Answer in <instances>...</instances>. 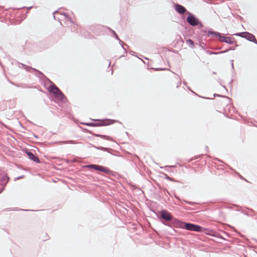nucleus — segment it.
<instances>
[{
	"label": "nucleus",
	"mask_w": 257,
	"mask_h": 257,
	"mask_svg": "<svg viewBox=\"0 0 257 257\" xmlns=\"http://www.w3.org/2000/svg\"><path fill=\"white\" fill-rule=\"evenodd\" d=\"M48 90L50 93H52L56 99L61 102H65L67 99L60 89L54 83L50 85Z\"/></svg>",
	"instance_id": "obj_1"
},
{
	"label": "nucleus",
	"mask_w": 257,
	"mask_h": 257,
	"mask_svg": "<svg viewBox=\"0 0 257 257\" xmlns=\"http://www.w3.org/2000/svg\"><path fill=\"white\" fill-rule=\"evenodd\" d=\"M207 36L212 37V38H217L219 41L226 43L229 45L235 43V41L232 40L234 38L224 36L221 33L218 32L209 31L207 33Z\"/></svg>",
	"instance_id": "obj_2"
},
{
	"label": "nucleus",
	"mask_w": 257,
	"mask_h": 257,
	"mask_svg": "<svg viewBox=\"0 0 257 257\" xmlns=\"http://www.w3.org/2000/svg\"><path fill=\"white\" fill-rule=\"evenodd\" d=\"M95 120L97 121V122H96V123H82V124H83L84 125H88V126H100L108 125L114 123L115 122L118 121L115 119H96Z\"/></svg>",
	"instance_id": "obj_3"
},
{
	"label": "nucleus",
	"mask_w": 257,
	"mask_h": 257,
	"mask_svg": "<svg viewBox=\"0 0 257 257\" xmlns=\"http://www.w3.org/2000/svg\"><path fill=\"white\" fill-rule=\"evenodd\" d=\"M187 14L188 16L186 18V21L190 25L193 27L198 25L199 28L203 26L202 23L193 14L189 12H187Z\"/></svg>",
	"instance_id": "obj_4"
},
{
	"label": "nucleus",
	"mask_w": 257,
	"mask_h": 257,
	"mask_svg": "<svg viewBox=\"0 0 257 257\" xmlns=\"http://www.w3.org/2000/svg\"><path fill=\"white\" fill-rule=\"evenodd\" d=\"M86 167L88 169H93L96 171L103 172L108 175L111 174V171L109 169L102 166L95 164H90L86 165Z\"/></svg>",
	"instance_id": "obj_5"
},
{
	"label": "nucleus",
	"mask_w": 257,
	"mask_h": 257,
	"mask_svg": "<svg viewBox=\"0 0 257 257\" xmlns=\"http://www.w3.org/2000/svg\"><path fill=\"white\" fill-rule=\"evenodd\" d=\"M184 225V228L187 230L196 232L201 231L202 227L198 225L191 223H185Z\"/></svg>",
	"instance_id": "obj_6"
},
{
	"label": "nucleus",
	"mask_w": 257,
	"mask_h": 257,
	"mask_svg": "<svg viewBox=\"0 0 257 257\" xmlns=\"http://www.w3.org/2000/svg\"><path fill=\"white\" fill-rule=\"evenodd\" d=\"M160 214L161 217L166 221H172L173 219V217L171 214L165 210L161 211Z\"/></svg>",
	"instance_id": "obj_7"
},
{
	"label": "nucleus",
	"mask_w": 257,
	"mask_h": 257,
	"mask_svg": "<svg viewBox=\"0 0 257 257\" xmlns=\"http://www.w3.org/2000/svg\"><path fill=\"white\" fill-rule=\"evenodd\" d=\"M174 9L175 11L180 14H184L186 13L187 14V11L186 9L183 6L176 4L174 5Z\"/></svg>",
	"instance_id": "obj_8"
},
{
	"label": "nucleus",
	"mask_w": 257,
	"mask_h": 257,
	"mask_svg": "<svg viewBox=\"0 0 257 257\" xmlns=\"http://www.w3.org/2000/svg\"><path fill=\"white\" fill-rule=\"evenodd\" d=\"M172 223L173 225L176 227L184 228L185 222H182L178 219H172Z\"/></svg>",
	"instance_id": "obj_9"
},
{
	"label": "nucleus",
	"mask_w": 257,
	"mask_h": 257,
	"mask_svg": "<svg viewBox=\"0 0 257 257\" xmlns=\"http://www.w3.org/2000/svg\"><path fill=\"white\" fill-rule=\"evenodd\" d=\"M26 154L28 156L29 159H30L31 160H33L34 162H35L37 163H40L39 159L38 158V157L37 156H36L35 155V154L33 153L30 152V151H27Z\"/></svg>",
	"instance_id": "obj_10"
},
{
	"label": "nucleus",
	"mask_w": 257,
	"mask_h": 257,
	"mask_svg": "<svg viewBox=\"0 0 257 257\" xmlns=\"http://www.w3.org/2000/svg\"><path fill=\"white\" fill-rule=\"evenodd\" d=\"M243 38H245L250 42L255 41V38L254 36L247 32H245V34L243 36Z\"/></svg>",
	"instance_id": "obj_11"
},
{
	"label": "nucleus",
	"mask_w": 257,
	"mask_h": 257,
	"mask_svg": "<svg viewBox=\"0 0 257 257\" xmlns=\"http://www.w3.org/2000/svg\"><path fill=\"white\" fill-rule=\"evenodd\" d=\"M224 111L225 112H237V111L236 110L235 108L232 106L231 104L227 105L225 108H224Z\"/></svg>",
	"instance_id": "obj_12"
},
{
	"label": "nucleus",
	"mask_w": 257,
	"mask_h": 257,
	"mask_svg": "<svg viewBox=\"0 0 257 257\" xmlns=\"http://www.w3.org/2000/svg\"><path fill=\"white\" fill-rule=\"evenodd\" d=\"M4 181H6L5 183H3L2 184L0 185V193L3 191L4 189L5 186L6 185L7 183L8 182L9 178L7 176H5L3 177Z\"/></svg>",
	"instance_id": "obj_13"
},
{
	"label": "nucleus",
	"mask_w": 257,
	"mask_h": 257,
	"mask_svg": "<svg viewBox=\"0 0 257 257\" xmlns=\"http://www.w3.org/2000/svg\"><path fill=\"white\" fill-rule=\"evenodd\" d=\"M95 136H96L97 137L105 139V140H109V141H112V138L108 136L97 134V135H95Z\"/></svg>",
	"instance_id": "obj_14"
},
{
	"label": "nucleus",
	"mask_w": 257,
	"mask_h": 257,
	"mask_svg": "<svg viewBox=\"0 0 257 257\" xmlns=\"http://www.w3.org/2000/svg\"><path fill=\"white\" fill-rule=\"evenodd\" d=\"M226 53V51H221L220 52H213L211 51H207V53H208L209 55H218L220 54H223Z\"/></svg>",
	"instance_id": "obj_15"
},
{
	"label": "nucleus",
	"mask_w": 257,
	"mask_h": 257,
	"mask_svg": "<svg viewBox=\"0 0 257 257\" xmlns=\"http://www.w3.org/2000/svg\"><path fill=\"white\" fill-rule=\"evenodd\" d=\"M33 71L37 72V73L35 74V75L37 77H38L40 78H41V77H45L42 72H41V71H39L38 70H37L35 68H33Z\"/></svg>",
	"instance_id": "obj_16"
},
{
	"label": "nucleus",
	"mask_w": 257,
	"mask_h": 257,
	"mask_svg": "<svg viewBox=\"0 0 257 257\" xmlns=\"http://www.w3.org/2000/svg\"><path fill=\"white\" fill-rule=\"evenodd\" d=\"M186 43L189 45V47L191 48H193L194 46V43L193 40L190 39H188L186 41Z\"/></svg>",
	"instance_id": "obj_17"
},
{
	"label": "nucleus",
	"mask_w": 257,
	"mask_h": 257,
	"mask_svg": "<svg viewBox=\"0 0 257 257\" xmlns=\"http://www.w3.org/2000/svg\"><path fill=\"white\" fill-rule=\"evenodd\" d=\"M19 64L20 65H21L22 66H23L24 67V68L27 71V72H30V70H33V68L32 67H30V66H27L23 63H19Z\"/></svg>",
	"instance_id": "obj_18"
},
{
	"label": "nucleus",
	"mask_w": 257,
	"mask_h": 257,
	"mask_svg": "<svg viewBox=\"0 0 257 257\" xmlns=\"http://www.w3.org/2000/svg\"><path fill=\"white\" fill-rule=\"evenodd\" d=\"M224 116L227 118L233 119V115L232 113H223Z\"/></svg>",
	"instance_id": "obj_19"
},
{
	"label": "nucleus",
	"mask_w": 257,
	"mask_h": 257,
	"mask_svg": "<svg viewBox=\"0 0 257 257\" xmlns=\"http://www.w3.org/2000/svg\"><path fill=\"white\" fill-rule=\"evenodd\" d=\"M244 34H245V32H244L237 33L234 34L233 35L237 36H239V37H241L242 38H243V36H244Z\"/></svg>",
	"instance_id": "obj_20"
},
{
	"label": "nucleus",
	"mask_w": 257,
	"mask_h": 257,
	"mask_svg": "<svg viewBox=\"0 0 257 257\" xmlns=\"http://www.w3.org/2000/svg\"><path fill=\"white\" fill-rule=\"evenodd\" d=\"M63 16L65 17V18L67 19V20H69L71 23H73L72 19L70 17H69L67 14H64Z\"/></svg>",
	"instance_id": "obj_21"
},
{
	"label": "nucleus",
	"mask_w": 257,
	"mask_h": 257,
	"mask_svg": "<svg viewBox=\"0 0 257 257\" xmlns=\"http://www.w3.org/2000/svg\"><path fill=\"white\" fill-rule=\"evenodd\" d=\"M118 40H119V43L121 45L122 48L124 49V50L125 51V53H126V49L123 46V42L121 40H120L119 39H118Z\"/></svg>",
	"instance_id": "obj_22"
},
{
	"label": "nucleus",
	"mask_w": 257,
	"mask_h": 257,
	"mask_svg": "<svg viewBox=\"0 0 257 257\" xmlns=\"http://www.w3.org/2000/svg\"><path fill=\"white\" fill-rule=\"evenodd\" d=\"M235 49V47H229V48L225 50V51H226V52H227L228 51H229L230 50H234Z\"/></svg>",
	"instance_id": "obj_23"
},
{
	"label": "nucleus",
	"mask_w": 257,
	"mask_h": 257,
	"mask_svg": "<svg viewBox=\"0 0 257 257\" xmlns=\"http://www.w3.org/2000/svg\"><path fill=\"white\" fill-rule=\"evenodd\" d=\"M111 31H112V33L113 34V35H114L115 38L116 39H117V40H118V39H119V38H118V36L117 35V34H116V33H115L114 31H113V30H111Z\"/></svg>",
	"instance_id": "obj_24"
},
{
	"label": "nucleus",
	"mask_w": 257,
	"mask_h": 257,
	"mask_svg": "<svg viewBox=\"0 0 257 257\" xmlns=\"http://www.w3.org/2000/svg\"><path fill=\"white\" fill-rule=\"evenodd\" d=\"M58 13H58V12L57 11H55V12L53 13V17H54V19L55 20H57V18H56V17L55 15H56V14H58Z\"/></svg>",
	"instance_id": "obj_25"
},
{
	"label": "nucleus",
	"mask_w": 257,
	"mask_h": 257,
	"mask_svg": "<svg viewBox=\"0 0 257 257\" xmlns=\"http://www.w3.org/2000/svg\"><path fill=\"white\" fill-rule=\"evenodd\" d=\"M200 47L204 49V47L205 46V44L204 43L202 42L200 44Z\"/></svg>",
	"instance_id": "obj_26"
},
{
	"label": "nucleus",
	"mask_w": 257,
	"mask_h": 257,
	"mask_svg": "<svg viewBox=\"0 0 257 257\" xmlns=\"http://www.w3.org/2000/svg\"><path fill=\"white\" fill-rule=\"evenodd\" d=\"M64 143H65V144H67V143L74 144L73 141H68V142H64Z\"/></svg>",
	"instance_id": "obj_27"
},
{
	"label": "nucleus",
	"mask_w": 257,
	"mask_h": 257,
	"mask_svg": "<svg viewBox=\"0 0 257 257\" xmlns=\"http://www.w3.org/2000/svg\"><path fill=\"white\" fill-rule=\"evenodd\" d=\"M99 149H100V150H101L104 151V150H106V149H107V148H103V147H100L99 148Z\"/></svg>",
	"instance_id": "obj_28"
},
{
	"label": "nucleus",
	"mask_w": 257,
	"mask_h": 257,
	"mask_svg": "<svg viewBox=\"0 0 257 257\" xmlns=\"http://www.w3.org/2000/svg\"><path fill=\"white\" fill-rule=\"evenodd\" d=\"M130 53L131 55H134L136 53L134 51L131 50L130 52Z\"/></svg>",
	"instance_id": "obj_29"
},
{
	"label": "nucleus",
	"mask_w": 257,
	"mask_h": 257,
	"mask_svg": "<svg viewBox=\"0 0 257 257\" xmlns=\"http://www.w3.org/2000/svg\"><path fill=\"white\" fill-rule=\"evenodd\" d=\"M187 204H191L192 203V202H190V201H184Z\"/></svg>",
	"instance_id": "obj_30"
},
{
	"label": "nucleus",
	"mask_w": 257,
	"mask_h": 257,
	"mask_svg": "<svg viewBox=\"0 0 257 257\" xmlns=\"http://www.w3.org/2000/svg\"><path fill=\"white\" fill-rule=\"evenodd\" d=\"M233 60H231V65H232V68H233Z\"/></svg>",
	"instance_id": "obj_31"
},
{
	"label": "nucleus",
	"mask_w": 257,
	"mask_h": 257,
	"mask_svg": "<svg viewBox=\"0 0 257 257\" xmlns=\"http://www.w3.org/2000/svg\"><path fill=\"white\" fill-rule=\"evenodd\" d=\"M232 82H233V79H231V80L230 81L229 83V84L232 85Z\"/></svg>",
	"instance_id": "obj_32"
},
{
	"label": "nucleus",
	"mask_w": 257,
	"mask_h": 257,
	"mask_svg": "<svg viewBox=\"0 0 257 257\" xmlns=\"http://www.w3.org/2000/svg\"><path fill=\"white\" fill-rule=\"evenodd\" d=\"M213 95H214V97H215L216 96H220V95L216 94H214Z\"/></svg>",
	"instance_id": "obj_33"
},
{
	"label": "nucleus",
	"mask_w": 257,
	"mask_h": 257,
	"mask_svg": "<svg viewBox=\"0 0 257 257\" xmlns=\"http://www.w3.org/2000/svg\"><path fill=\"white\" fill-rule=\"evenodd\" d=\"M202 33L205 34V33H206V31H205V30H202Z\"/></svg>",
	"instance_id": "obj_34"
},
{
	"label": "nucleus",
	"mask_w": 257,
	"mask_h": 257,
	"mask_svg": "<svg viewBox=\"0 0 257 257\" xmlns=\"http://www.w3.org/2000/svg\"><path fill=\"white\" fill-rule=\"evenodd\" d=\"M252 42H254L255 44H257V41L255 40V41H252Z\"/></svg>",
	"instance_id": "obj_35"
},
{
	"label": "nucleus",
	"mask_w": 257,
	"mask_h": 257,
	"mask_svg": "<svg viewBox=\"0 0 257 257\" xmlns=\"http://www.w3.org/2000/svg\"><path fill=\"white\" fill-rule=\"evenodd\" d=\"M252 42H254L255 44H257V41L255 40V41H252Z\"/></svg>",
	"instance_id": "obj_36"
},
{
	"label": "nucleus",
	"mask_w": 257,
	"mask_h": 257,
	"mask_svg": "<svg viewBox=\"0 0 257 257\" xmlns=\"http://www.w3.org/2000/svg\"><path fill=\"white\" fill-rule=\"evenodd\" d=\"M156 70H163V69L157 68Z\"/></svg>",
	"instance_id": "obj_37"
},
{
	"label": "nucleus",
	"mask_w": 257,
	"mask_h": 257,
	"mask_svg": "<svg viewBox=\"0 0 257 257\" xmlns=\"http://www.w3.org/2000/svg\"><path fill=\"white\" fill-rule=\"evenodd\" d=\"M173 166H166V167H165V168H167V167H173Z\"/></svg>",
	"instance_id": "obj_38"
},
{
	"label": "nucleus",
	"mask_w": 257,
	"mask_h": 257,
	"mask_svg": "<svg viewBox=\"0 0 257 257\" xmlns=\"http://www.w3.org/2000/svg\"><path fill=\"white\" fill-rule=\"evenodd\" d=\"M32 8V7H30L29 8H28V10H30L31 9V8Z\"/></svg>",
	"instance_id": "obj_39"
},
{
	"label": "nucleus",
	"mask_w": 257,
	"mask_h": 257,
	"mask_svg": "<svg viewBox=\"0 0 257 257\" xmlns=\"http://www.w3.org/2000/svg\"><path fill=\"white\" fill-rule=\"evenodd\" d=\"M220 49H221V48H216V49H217V50H220Z\"/></svg>",
	"instance_id": "obj_40"
},
{
	"label": "nucleus",
	"mask_w": 257,
	"mask_h": 257,
	"mask_svg": "<svg viewBox=\"0 0 257 257\" xmlns=\"http://www.w3.org/2000/svg\"><path fill=\"white\" fill-rule=\"evenodd\" d=\"M206 99H211L210 98H209V97H205Z\"/></svg>",
	"instance_id": "obj_41"
},
{
	"label": "nucleus",
	"mask_w": 257,
	"mask_h": 257,
	"mask_svg": "<svg viewBox=\"0 0 257 257\" xmlns=\"http://www.w3.org/2000/svg\"><path fill=\"white\" fill-rule=\"evenodd\" d=\"M22 177H23L22 176V177H21V176H20V177H19V178H19H19H22Z\"/></svg>",
	"instance_id": "obj_42"
}]
</instances>
